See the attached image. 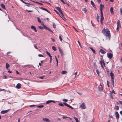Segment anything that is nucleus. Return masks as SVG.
Masks as SVG:
<instances>
[{
  "mask_svg": "<svg viewBox=\"0 0 122 122\" xmlns=\"http://www.w3.org/2000/svg\"><path fill=\"white\" fill-rule=\"evenodd\" d=\"M102 33L106 37L108 38L109 40L111 36L110 32L107 29H103L102 30Z\"/></svg>",
  "mask_w": 122,
  "mask_h": 122,
  "instance_id": "f257e3e1",
  "label": "nucleus"
},
{
  "mask_svg": "<svg viewBox=\"0 0 122 122\" xmlns=\"http://www.w3.org/2000/svg\"><path fill=\"white\" fill-rule=\"evenodd\" d=\"M100 11L101 12V19L100 20V22L102 24V21L104 19L103 16V14L102 12V9L104 8L103 5L101 4L100 5Z\"/></svg>",
  "mask_w": 122,
  "mask_h": 122,
  "instance_id": "f03ea898",
  "label": "nucleus"
},
{
  "mask_svg": "<svg viewBox=\"0 0 122 122\" xmlns=\"http://www.w3.org/2000/svg\"><path fill=\"white\" fill-rule=\"evenodd\" d=\"M58 105L59 106L62 107H64V105H65L67 107L69 108H71L72 109H73V108L72 107L68 105L66 103H65L64 102L63 103H59L58 104Z\"/></svg>",
  "mask_w": 122,
  "mask_h": 122,
  "instance_id": "7ed1b4c3",
  "label": "nucleus"
},
{
  "mask_svg": "<svg viewBox=\"0 0 122 122\" xmlns=\"http://www.w3.org/2000/svg\"><path fill=\"white\" fill-rule=\"evenodd\" d=\"M110 75L111 78V81L112 83V85H114V75L112 73V71H111V72L110 73Z\"/></svg>",
  "mask_w": 122,
  "mask_h": 122,
  "instance_id": "20e7f679",
  "label": "nucleus"
},
{
  "mask_svg": "<svg viewBox=\"0 0 122 122\" xmlns=\"http://www.w3.org/2000/svg\"><path fill=\"white\" fill-rule=\"evenodd\" d=\"M85 103H82V104L80 105L79 108L82 109H85L86 108Z\"/></svg>",
  "mask_w": 122,
  "mask_h": 122,
  "instance_id": "39448f33",
  "label": "nucleus"
},
{
  "mask_svg": "<svg viewBox=\"0 0 122 122\" xmlns=\"http://www.w3.org/2000/svg\"><path fill=\"white\" fill-rule=\"evenodd\" d=\"M100 63L102 67V68H104V67L105 66V64L104 62L102 60H101L100 61Z\"/></svg>",
  "mask_w": 122,
  "mask_h": 122,
  "instance_id": "423d86ee",
  "label": "nucleus"
},
{
  "mask_svg": "<svg viewBox=\"0 0 122 122\" xmlns=\"http://www.w3.org/2000/svg\"><path fill=\"white\" fill-rule=\"evenodd\" d=\"M10 110V109H8L6 110L2 111L1 112V113L2 114H4Z\"/></svg>",
  "mask_w": 122,
  "mask_h": 122,
  "instance_id": "0eeeda50",
  "label": "nucleus"
},
{
  "mask_svg": "<svg viewBox=\"0 0 122 122\" xmlns=\"http://www.w3.org/2000/svg\"><path fill=\"white\" fill-rule=\"evenodd\" d=\"M107 57L110 59H111L113 56V55L111 53H107Z\"/></svg>",
  "mask_w": 122,
  "mask_h": 122,
  "instance_id": "6e6552de",
  "label": "nucleus"
},
{
  "mask_svg": "<svg viewBox=\"0 0 122 122\" xmlns=\"http://www.w3.org/2000/svg\"><path fill=\"white\" fill-rule=\"evenodd\" d=\"M43 120L45 121L46 122H51L50 121L48 118H45L42 119Z\"/></svg>",
  "mask_w": 122,
  "mask_h": 122,
  "instance_id": "1a4fd4ad",
  "label": "nucleus"
},
{
  "mask_svg": "<svg viewBox=\"0 0 122 122\" xmlns=\"http://www.w3.org/2000/svg\"><path fill=\"white\" fill-rule=\"evenodd\" d=\"M115 114L116 116V118L117 120H118L119 117V116L118 113L117 112H115Z\"/></svg>",
  "mask_w": 122,
  "mask_h": 122,
  "instance_id": "9d476101",
  "label": "nucleus"
},
{
  "mask_svg": "<svg viewBox=\"0 0 122 122\" xmlns=\"http://www.w3.org/2000/svg\"><path fill=\"white\" fill-rule=\"evenodd\" d=\"M117 27H118L120 28L121 27V24L120 21L119 20H118L117 23Z\"/></svg>",
  "mask_w": 122,
  "mask_h": 122,
  "instance_id": "9b49d317",
  "label": "nucleus"
},
{
  "mask_svg": "<svg viewBox=\"0 0 122 122\" xmlns=\"http://www.w3.org/2000/svg\"><path fill=\"white\" fill-rule=\"evenodd\" d=\"M99 90V91H102L103 90V88L102 86L100 84L98 87Z\"/></svg>",
  "mask_w": 122,
  "mask_h": 122,
  "instance_id": "f8f14e48",
  "label": "nucleus"
},
{
  "mask_svg": "<svg viewBox=\"0 0 122 122\" xmlns=\"http://www.w3.org/2000/svg\"><path fill=\"white\" fill-rule=\"evenodd\" d=\"M52 102H53L54 103H55L56 102H55L54 101L52 100H50L46 101V103L47 104H49Z\"/></svg>",
  "mask_w": 122,
  "mask_h": 122,
  "instance_id": "ddd939ff",
  "label": "nucleus"
},
{
  "mask_svg": "<svg viewBox=\"0 0 122 122\" xmlns=\"http://www.w3.org/2000/svg\"><path fill=\"white\" fill-rule=\"evenodd\" d=\"M59 51L61 53V55L62 56L63 55V52L62 51V50L60 49V47H59Z\"/></svg>",
  "mask_w": 122,
  "mask_h": 122,
  "instance_id": "4468645a",
  "label": "nucleus"
},
{
  "mask_svg": "<svg viewBox=\"0 0 122 122\" xmlns=\"http://www.w3.org/2000/svg\"><path fill=\"white\" fill-rule=\"evenodd\" d=\"M21 86V84L20 83H18L16 86V87L18 89H20V88Z\"/></svg>",
  "mask_w": 122,
  "mask_h": 122,
  "instance_id": "2eb2a0df",
  "label": "nucleus"
},
{
  "mask_svg": "<svg viewBox=\"0 0 122 122\" xmlns=\"http://www.w3.org/2000/svg\"><path fill=\"white\" fill-rule=\"evenodd\" d=\"M56 9L58 10L59 12L62 13V10H61V9L59 7H56Z\"/></svg>",
  "mask_w": 122,
  "mask_h": 122,
  "instance_id": "dca6fc26",
  "label": "nucleus"
},
{
  "mask_svg": "<svg viewBox=\"0 0 122 122\" xmlns=\"http://www.w3.org/2000/svg\"><path fill=\"white\" fill-rule=\"evenodd\" d=\"M40 8L42 10H45L47 12H48L49 13H50V12H49V11L47 10V9H46L45 8H43V7H41Z\"/></svg>",
  "mask_w": 122,
  "mask_h": 122,
  "instance_id": "f3484780",
  "label": "nucleus"
},
{
  "mask_svg": "<svg viewBox=\"0 0 122 122\" xmlns=\"http://www.w3.org/2000/svg\"><path fill=\"white\" fill-rule=\"evenodd\" d=\"M31 28L32 29H33L35 32H37L36 28L34 26L32 25L31 26Z\"/></svg>",
  "mask_w": 122,
  "mask_h": 122,
  "instance_id": "a211bd4d",
  "label": "nucleus"
},
{
  "mask_svg": "<svg viewBox=\"0 0 122 122\" xmlns=\"http://www.w3.org/2000/svg\"><path fill=\"white\" fill-rule=\"evenodd\" d=\"M110 10L111 12V14H113L114 12H113V8L112 7H111L110 8Z\"/></svg>",
  "mask_w": 122,
  "mask_h": 122,
  "instance_id": "6ab92c4d",
  "label": "nucleus"
},
{
  "mask_svg": "<svg viewBox=\"0 0 122 122\" xmlns=\"http://www.w3.org/2000/svg\"><path fill=\"white\" fill-rule=\"evenodd\" d=\"M100 52L102 54H104L105 53V51L102 49H100Z\"/></svg>",
  "mask_w": 122,
  "mask_h": 122,
  "instance_id": "aec40b11",
  "label": "nucleus"
},
{
  "mask_svg": "<svg viewBox=\"0 0 122 122\" xmlns=\"http://www.w3.org/2000/svg\"><path fill=\"white\" fill-rule=\"evenodd\" d=\"M0 6L2 7L3 9H5V5L2 4H0Z\"/></svg>",
  "mask_w": 122,
  "mask_h": 122,
  "instance_id": "412c9836",
  "label": "nucleus"
},
{
  "mask_svg": "<svg viewBox=\"0 0 122 122\" xmlns=\"http://www.w3.org/2000/svg\"><path fill=\"white\" fill-rule=\"evenodd\" d=\"M91 4L92 5V6L94 7L95 8V5L94 4V2L92 1L91 0Z\"/></svg>",
  "mask_w": 122,
  "mask_h": 122,
  "instance_id": "4be33fe9",
  "label": "nucleus"
},
{
  "mask_svg": "<svg viewBox=\"0 0 122 122\" xmlns=\"http://www.w3.org/2000/svg\"><path fill=\"white\" fill-rule=\"evenodd\" d=\"M99 16L97 15V21L99 22Z\"/></svg>",
  "mask_w": 122,
  "mask_h": 122,
  "instance_id": "5701e85b",
  "label": "nucleus"
},
{
  "mask_svg": "<svg viewBox=\"0 0 122 122\" xmlns=\"http://www.w3.org/2000/svg\"><path fill=\"white\" fill-rule=\"evenodd\" d=\"M73 118L75 120L76 122H79L78 118L75 117H73Z\"/></svg>",
  "mask_w": 122,
  "mask_h": 122,
  "instance_id": "b1692460",
  "label": "nucleus"
},
{
  "mask_svg": "<svg viewBox=\"0 0 122 122\" xmlns=\"http://www.w3.org/2000/svg\"><path fill=\"white\" fill-rule=\"evenodd\" d=\"M82 10L84 11L85 13H86L87 11L86 9L85 8H83L82 9Z\"/></svg>",
  "mask_w": 122,
  "mask_h": 122,
  "instance_id": "393cba45",
  "label": "nucleus"
},
{
  "mask_svg": "<svg viewBox=\"0 0 122 122\" xmlns=\"http://www.w3.org/2000/svg\"><path fill=\"white\" fill-rule=\"evenodd\" d=\"M46 54H47L49 56L50 58H51V57H52V56L50 54L49 52H48L47 51H46Z\"/></svg>",
  "mask_w": 122,
  "mask_h": 122,
  "instance_id": "a878e982",
  "label": "nucleus"
},
{
  "mask_svg": "<svg viewBox=\"0 0 122 122\" xmlns=\"http://www.w3.org/2000/svg\"><path fill=\"white\" fill-rule=\"evenodd\" d=\"M42 25L43 26V27L45 29L48 30V29L49 28L46 26L44 24Z\"/></svg>",
  "mask_w": 122,
  "mask_h": 122,
  "instance_id": "bb28decb",
  "label": "nucleus"
},
{
  "mask_svg": "<svg viewBox=\"0 0 122 122\" xmlns=\"http://www.w3.org/2000/svg\"><path fill=\"white\" fill-rule=\"evenodd\" d=\"M90 49L91 50L93 51V53H96L94 49H93L92 48V47H90Z\"/></svg>",
  "mask_w": 122,
  "mask_h": 122,
  "instance_id": "cd10ccee",
  "label": "nucleus"
},
{
  "mask_svg": "<svg viewBox=\"0 0 122 122\" xmlns=\"http://www.w3.org/2000/svg\"><path fill=\"white\" fill-rule=\"evenodd\" d=\"M6 68L7 69L8 67H9V65L7 63H6Z\"/></svg>",
  "mask_w": 122,
  "mask_h": 122,
  "instance_id": "c85d7f7f",
  "label": "nucleus"
},
{
  "mask_svg": "<svg viewBox=\"0 0 122 122\" xmlns=\"http://www.w3.org/2000/svg\"><path fill=\"white\" fill-rule=\"evenodd\" d=\"M109 95L110 96V97L112 99H113V97L112 95V93L111 92H110L109 93Z\"/></svg>",
  "mask_w": 122,
  "mask_h": 122,
  "instance_id": "c756f323",
  "label": "nucleus"
},
{
  "mask_svg": "<svg viewBox=\"0 0 122 122\" xmlns=\"http://www.w3.org/2000/svg\"><path fill=\"white\" fill-rule=\"evenodd\" d=\"M67 73V71H63L61 72V74H64Z\"/></svg>",
  "mask_w": 122,
  "mask_h": 122,
  "instance_id": "7c9ffc66",
  "label": "nucleus"
},
{
  "mask_svg": "<svg viewBox=\"0 0 122 122\" xmlns=\"http://www.w3.org/2000/svg\"><path fill=\"white\" fill-rule=\"evenodd\" d=\"M37 19L38 21L40 23H41V21L40 18L39 17H37Z\"/></svg>",
  "mask_w": 122,
  "mask_h": 122,
  "instance_id": "2f4dec72",
  "label": "nucleus"
},
{
  "mask_svg": "<svg viewBox=\"0 0 122 122\" xmlns=\"http://www.w3.org/2000/svg\"><path fill=\"white\" fill-rule=\"evenodd\" d=\"M96 71L97 74L98 75V76H99V72L98 71V70L96 68Z\"/></svg>",
  "mask_w": 122,
  "mask_h": 122,
  "instance_id": "473e14b6",
  "label": "nucleus"
},
{
  "mask_svg": "<svg viewBox=\"0 0 122 122\" xmlns=\"http://www.w3.org/2000/svg\"><path fill=\"white\" fill-rule=\"evenodd\" d=\"M44 107L43 105H41L38 106L37 107L38 108H41L43 107Z\"/></svg>",
  "mask_w": 122,
  "mask_h": 122,
  "instance_id": "72a5a7b5",
  "label": "nucleus"
},
{
  "mask_svg": "<svg viewBox=\"0 0 122 122\" xmlns=\"http://www.w3.org/2000/svg\"><path fill=\"white\" fill-rule=\"evenodd\" d=\"M52 49L53 50L55 51H56V47L54 46H52Z\"/></svg>",
  "mask_w": 122,
  "mask_h": 122,
  "instance_id": "f704fd0d",
  "label": "nucleus"
},
{
  "mask_svg": "<svg viewBox=\"0 0 122 122\" xmlns=\"http://www.w3.org/2000/svg\"><path fill=\"white\" fill-rule=\"evenodd\" d=\"M54 11H55L57 13V14H58L61 17V18H62V17L60 16V15L59 13L56 10H54Z\"/></svg>",
  "mask_w": 122,
  "mask_h": 122,
  "instance_id": "c9c22d12",
  "label": "nucleus"
},
{
  "mask_svg": "<svg viewBox=\"0 0 122 122\" xmlns=\"http://www.w3.org/2000/svg\"><path fill=\"white\" fill-rule=\"evenodd\" d=\"M119 107L118 106H116L115 107V109L116 110H118L119 109Z\"/></svg>",
  "mask_w": 122,
  "mask_h": 122,
  "instance_id": "e433bc0d",
  "label": "nucleus"
},
{
  "mask_svg": "<svg viewBox=\"0 0 122 122\" xmlns=\"http://www.w3.org/2000/svg\"><path fill=\"white\" fill-rule=\"evenodd\" d=\"M60 13L61 14V16H62L63 17V18L64 17V15L63 12H62V13Z\"/></svg>",
  "mask_w": 122,
  "mask_h": 122,
  "instance_id": "4c0bfd02",
  "label": "nucleus"
},
{
  "mask_svg": "<svg viewBox=\"0 0 122 122\" xmlns=\"http://www.w3.org/2000/svg\"><path fill=\"white\" fill-rule=\"evenodd\" d=\"M53 27L54 28H55L56 27V25L54 23H53Z\"/></svg>",
  "mask_w": 122,
  "mask_h": 122,
  "instance_id": "58836bf2",
  "label": "nucleus"
},
{
  "mask_svg": "<svg viewBox=\"0 0 122 122\" xmlns=\"http://www.w3.org/2000/svg\"><path fill=\"white\" fill-rule=\"evenodd\" d=\"M0 91H3L4 92H6V90L5 89H0Z\"/></svg>",
  "mask_w": 122,
  "mask_h": 122,
  "instance_id": "ea45409f",
  "label": "nucleus"
},
{
  "mask_svg": "<svg viewBox=\"0 0 122 122\" xmlns=\"http://www.w3.org/2000/svg\"><path fill=\"white\" fill-rule=\"evenodd\" d=\"M47 30L51 32L52 33H53V31L52 30L49 29V28H48Z\"/></svg>",
  "mask_w": 122,
  "mask_h": 122,
  "instance_id": "a19ab883",
  "label": "nucleus"
},
{
  "mask_svg": "<svg viewBox=\"0 0 122 122\" xmlns=\"http://www.w3.org/2000/svg\"><path fill=\"white\" fill-rule=\"evenodd\" d=\"M111 92L112 93H113L115 94H116V93L113 90H112V92Z\"/></svg>",
  "mask_w": 122,
  "mask_h": 122,
  "instance_id": "79ce46f5",
  "label": "nucleus"
},
{
  "mask_svg": "<svg viewBox=\"0 0 122 122\" xmlns=\"http://www.w3.org/2000/svg\"><path fill=\"white\" fill-rule=\"evenodd\" d=\"M59 38L60 39V40L61 41L62 40V38L60 36H59Z\"/></svg>",
  "mask_w": 122,
  "mask_h": 122,
  "instance_id": "37998d69",
  "label": "nucleus"
},
{
  "mask_svg": "<svg viewBox=\"0 0 122 122\" xmlns=\"http://www.w3.org/2000/svg\"><path fill=\"white\" fill-rule=\"evenodd\" d=\"M63 101L64 102H67L68 101V100L66 99H64L63 100Z\"/></svg>",
  "mask_w": 122,
  "mask_h": 122,
  "instance_id": "c03bdc74",
  "label": "nucleus"
},
{
  "mask_svg": "<svg viewBox=\"0 0 122 122\" xmlns=\"http://www.w3.org/2000/svg\"><path fill=\"white\" fill-rule=\"evenodd\" d=\"M38 27L40 29H43V27L41 26H38Z\"/></svg>",
  "mask_w": 122,
  "mask_h": 122,
  "instance_id": "a18cd8bd",
  "label": "nucleus"
},
{
  "mask_svg": "<svg viewBox=\"0 0 122 122\" xmlns=\"http://www.w3.org/2000/svg\"><path fill=\"white\" fill-rule=\"evenodd\" d=\"M69 118V117H66V116L63 117H62V118L63 119L66 118Z\"/></svg>",
  "mask_w": 122,
  "mask_h": 122,
  "instance_id": "49530a36",
  "label": "nucleus"
},
{
  "mask_svg": "<svg viewBox=\"0 0 122 122\" xmlns=\"http://www.w3.org/2000/svg\"><path fill=\"white\" fill-rule=\"evenodd\" d=\"M26 11L28 12H33V10H26Z\"/></svg>",
  "mask_w": 122,
  "mask_h": 122,
  "instance_id": "de8ad7c7",
  "label": "nucleus"
},
{
  "mask_svg": "<svg viewBox=\"0 0 122 122\" xmlns=\"http://www.w3.org/2000/svg\"><path fill=\"white\" fill-rule=\"evenodd\" d=\"M38 56H39V57H43V56L42 55H41V54H39L38 55Z\"/></svg>",
  "mask_w": 122,
  "mask_h": 122,
  "instance_id": "09e8293b",
  "label": "nucleus"
},
{
  "mask_svg": "<svg viewBox=\"0 0 122 122\" xmlns=\"http://www.w3.org/2000/svg\"><path fill=\"white\" fill-rule=\"evenodd\" d=\"M77 42L78 43H79V46H80L81 47V44H80V42L79 41H77Z\"/></svg>",
  "mask_w": 122,
  "mask_h": 122,
  "instance_id": "8fccbe9b",
  "label": "nucleus"
},
{
  "mask_svg": "<svg viewBox=\"0 0 122 122\" xmlns=\"http://www.w3.org/2000/svg\"><path fill=\"white\" fill-rule=\"evenodd\" d=\"M77 74V72H76L74 74V75H75V77H76V75Z\"/></svg>",
  "mask_w": 122,
  "mask_h": 122,
  "instance_id": "3c124183",
  "label": "nucleus"
},
{
  "mask_svg": "<svg viewBox=\"0 0 122 122\" xmlns=\"http://www.w3.org/2000/svg\"><path fill=\"white\" fill-rule=\"evenodd\" d=\"M34 46L35 48H36V49H38V48H37V46H36V45H34Z\"/></svg>",
  "mask_w": 122,
  "mask_h": 122,
  "instance_id": "603ef678",
  "label": "nucleus"
},
{
  "mask_svg": "<svg viewBox=\"0 0 122 122\" xmlns=\"http://www.w3.org/2000/svg\"><path fill=\"white\" fill-rule=\"evenodd\" d=\"M50 58V63H51L52 59V57H51V58Z\"/></svg>",
  "mask_w": 122,
  "mask_h": 122,
  "instance_id": "864d4df0",
  "label": "nucleus"
},
{
  "mask_svg": "<svg viewBox=\"0 0 122 122\" xmlns=\"http://www.w3.org/2000/svg\"><path fill=\"white\" fill-rule=\"evenodd\" d=\"M64 4H65V2H64V1H63V0H60Z\"/></svg>",
  "mask_w": 122,
  "mask_h": 122,
  "instance_id": "5fc2aeb1",
  "label": "nucleus"
},
{
  "mask_svg": "<svg viewBox=\"0 0 122 122\" xmlns=\"http://www.w3.org/2000/svg\"><path fill=\"white\" fill-rule=\"evenodd\" d=\"M44 77V76H42L41 77H40L39 78H40L41 79H42Z\"/></svg>",
  "mask_w": 122,
  "mask_h": 122,
  "instance_id": "6e6d98bb",
  "label": "nucleus"
},
{
  "mask_svg": "<svg viewBox=\"0 0 122 122\" xmlns=\"http://www.w3.org/2000/svg\"><path fill=\"white\" fill-rule=\"evenodd\" d=\"M57 119L58 121H61V118H57Z\"/></svg>",
  "mask_w": 122,
  "mask_h": 122,
  "instance_id": "4d7b16f0",
  "label": "nucleus"
},
{
  "mask_svg": "<svg viewBox=\"0 0 122 122\" xmlns=\"http://www.w3.org/2000/svg\"><path fill=\"white\" fill-rule=\"evenodd\" d=\"M35 106V105H32L30 106V107H34Z\"/></svg>",
  "mask_w": 122,
  "mask_h": 122,
  "instance_id": "13d9d810",
  "label": "nucleus"
},
{
  "mask_svg": "<svg viewBox=\"0 0 122 122\" xmlns=\"http://www.w3.org/2000/svg\"><path fill=\"white\" fill-rule=\"evenodd\" d=\"M3 77L5 78V79H6L7 78V76L6 75H4Z\"/></svg>",
  "mask_w": 122,
  "mask_h": 122,
  "instance_id": "bf43d9fd",
  "label": "nucleus"
},
{
  "mask_svg": "<svg viewBox=\"0 0 122 122\" xmlns=\"http://www.w3.org/2000/svg\"><path fill=\"white\" fill-rule=\"evenodd\" d=\"M121 9H122V8H120V12L121 13V14L122 15V10Z\"/></svg>",
  "mask_w": 122,
  "mask_h": 122,
  "instance_id": "052dcab7",
  "label": "nucleus"
},
{
  "mask_svg": "<svg viewBox=\"0 0 122 122\" xmlns=\"http://www.w3.org/2000/svg\"><path fill=\"white\" fill-rule=\"evenodd\" d=\"M119 103L120 104L122 105V101H119Z\"/></svg>",
  "mask_w": 122,
  "mask_h": 122,
  "instance_id": "680f3d73",
  "label": "nucleus"
},
{
  "mask_svg": "<svg viewBox=\"0 0 122 122\" xmlns=\"http://www.w3.org/2000/svg\"><path fill=\"white\" fill-rule=\"evenodd\" d=\"M20 0L23 3H25V2L23 0Z\"/></svg>",
  "mask_w": 122,
  "mask_h": 122,
  "instance_id": "e2e57ef3",
  "label": "nucleus"
},
{
  "mask_svg": "<svg viewBox=\"0 0 122 122\" xmlns=\"http://www.w3.org/2000/svg\"><path fill=\"white\" fill-rule=\"evenodd\" d=\"M120 28L118 27H117V31H118L119 30V28Z\"/></svg>",
  "mask_w": 122,
  "mask_h": 122,
  "instance_id": "0e129e2a",
  "label": "nucleus"
},
{
  "mask_svg": "<svg viewBox=\"0 0 122 122\" xmlns=\"http://www.w3.org/2000/svg\"><path fill=\"white\" fill-rule=\"evenodd\" d=\"M8 72L9 73H12V72L11 71H10V70L8 71Z\"/></svg>",
  "mask_w": 122,
  "mask_h": 122,
  "instance_id": "69168bd1",
  "label": "nucleus"
},
{
  "mask_svg": "<svg viewBox=\"0 0 122 122\" xmlns=\"http://www.w3.org/2000/svg\"><path fill=\"white\" fill-rule=\"evenodd\" d=\"M101 1V0H97V2L98 3H100Z\"/></svg>",
  "mask_w": 122,
  "mask_h": 122,
  "instance_id": "338daca9",
  "label": "nucleus"
},
{
  "mask_svg": "<svg viewBox=\"0 0 122 122\" xmlns=\"http://www.w3.org/2000/svg\"><path fill=\"white\" fill-rule=\"evenodd\" d=\"M51 39L53 42H54L55 41V40L54 39L52 38Z\"/></svg>",
  "mask_w": 122,
  "mask_h": 122,
  "instance_id": "774afa93",
  "label": "nucleus"
}]
</instances>
